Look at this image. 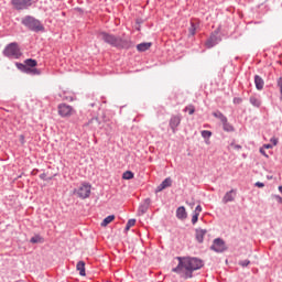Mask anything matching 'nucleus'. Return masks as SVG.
Returning a JSON list of instances; mask_svg holds the SVG:
<instances>
[{
  "label": "nucleus",
  "mask_w": 282,
  "mask_h": 282,
  "mask_svg": "<svg viewBox=\"0 0 282 282\" xmlns=\"http://www.w3.org/2000/svg\"><path fill=\"white\" fill-rule=\"evenodd\" d=\"M178 264L172 269L175 274H185V279H193V273L202 270L204 260L197 257H177Z\"/></svg>",
  "instance_id": "f257e3e1"
},
{
  "label": "nucleus",
  "mask_w": 282,
  "mask_h": 282,
  "mask_svg": "<svg viewBox=\"0 0 282 282\" xmlns=\"http://www.w3.org/2000/svg\"><path fill=\"white\" fill-rule=\"evenodd\" d=\"M98 39H101L110 47H116V50H131L133 47V41L131 39H122L105 31L98 33Z\"/></svg>",
  "instance_id": "f03ea898"
},
{
  "label": "nucleus",
  "mask_w": 282,
  "mask_h": 282,
  "mask_svg": "<svg viewBox=\"0 0 282 282\" xmlns=\"http://www.w3.org/2000/svg\"><path fill=\"white\" fill-rule=\"evenodd\" d=\"M21 23L29 30L30 32H34L35 34L45 33V25L41 20L36 19L33 15H25L22 18Z\"/></svg>",
  "instance_id": "7ed1b4c3"
},
{
  "label": "nucleus",
  "mask_w": 282,
  "mask_h": 282,
  "mask_svg": "<svg viewBox=\"0 0 282 282\" xmlns=\"http://www.w3.org/2000/svg\"><path fill=\"white\" fill-rule=\"evenodd\" d=\"M2 54L7 58H21L23 55V53H21V48L19 47V43L17 42L9 43L2 51Z\"/></svg>",
  "instance_id": "20e7f679"
},
{
  "label": "nucleus",
  "mask_w": 282,
  "mask_h": 282,
  "mask_svg": "<svg viewBox=\"0 0 282 282\" xmlns=\"http://www.w3.org/2000/svg\"><path fill=\"white\" fill-rule=\"evenodd\" d=\"M73 194H75L79 199H89L91 196V184L87 182L80 183L79 186L74 188Z\"/></svg>",
  "instance_id": "39448f33"
},
{
  "label": "nucleus",
  "mask_w": 282,
  "mask_h": 282,
  "mask_svg": "<svg viewBox=\"0 0 282 282\" xmlns=\"http://www.w3.org/2000/svg\"><path fill=\"white\" fill-rule=\"evenodd\" d=\"M221 43V36H219V29L212 32L210 36L205 42V47L207 50H213L215 45H219Z\"/></svg>",
  "instance_id": "423d86ee"
},
{
  "label": "nucleus",
  "mask_w": 282,
  "mask_h": 282,
  "mask_svg": "<svg viewBox=\"0 0 282 282\" xmlns=\"http://www.w3.org/2000/svg\"><path fill=\"white\" fill-rule=\"evenodd\" d=\"M11 6L18 12H21V10H30V8H32V0H11Z\"/></svg>",
  "instance_id": "0eeeda50"
},
{
  "label": "nucleus",
  "mask_w": 282,
  "mask_h": 282,
  "mask_svg": "<svg viewBox=\"0 0 282 282\" xmlns=\"http://www.w3.org/2000/svg\"><path fill=\"white\" fill-rule=\"evenodd\" d=\"M210 250H213L214 252H226V250H228V247H226V241H224V239L221 238H216L213 241V245L209 248Z\"/></svg>",
  "instance_id": "6e6552de"
},
{
  "label": "nucleus",
  "mask_w": 282,
  "mask_h": 282,
  "mask_svg": "<svg viewBox=\"0 0 282 282\" xmlns=\"http://www.w3.org/2000/svg\"><path fill=\"white\" fill-rule=\"evenodd\" d=\"M57 109L62 118H69L74 113V108L67 104H59Z\"/></svg>",
  "instance_id": "1a4fd4ad"
},
{
  "label": "nucleus",
  "mask_w": 282,
  "mask_h": 282,
  "mask_svg": "<svg viewBox=\"0 0 282 282\" xmlns=\"http://www.w3.org/2000/svg\"><path fill=\"white\" fill-rule=\"evenodd\" d=\"M169 124L172 132L177 133V127L182 124V116L180 115L172 116Z\"/></svg>",
  "instance_id": "9d476101"
},
{
  "label": "nucleus",
  "mask_w": 282,
  "mask_h": 282,
  "mask_svg": "<svg viewBox=\"0 0 282 282\" xmlns=\"http://www.w3.org/2000/svg\"><path fill=\"white\" fill-rule=\"evenodd\" d=\"M173 186V178L166 177L162 183L156 187L155 193H162V191L166 188H171Z\"/></svg>",
  "instance_id": "9b49d317"
},
{
  "label": "nucleus",
  "mask_w": 282,
  "mask_h": 282,
  "mask_svg": "<svg viewBox=\"0 0 282 282\" xmlns=\"http://www.w3.org/2000/svg\"><path fill=\"white\" fill-rule=\"evenodd\" d=\"M149 206H151V198H145L144 202L139 206V215H147V213L149 212Z\"/></svg>",
  "instance_id": "f8f14e48"
},
{
  "label": "nucleus",
  "mask_w": 282,
  "mask_h": 282,
  "mask_svg": "<svg viewBox=\"0 0 282 282\" xmlns=\"http://www.w3.org/2000/svg\"><path fill=\"white\" fill-rule=\"evenodd\" d=\"M235 197H237V189H231L225 194L223 197V204H228L230 202H235Z\"/></svg>",
  "instance_id": "ddd939ff"
},
{
  "label": "nucleus",
  "mask_w": 282,
  "mask_h": 282,
  "mask_svg": "<svg viewBox=\"0 0 282 282\" xmlns=\"http://www.w3.org/2000/svg\"><path fill=\"white\" fill-rule=\"evenodd\" d=\"M195 232H196L195 234L196 241H198V243H204V237H206V234L208 232V230L197 228L195 229Z\"/></svg>",
  "instance_id": "4468645a"
},
{
  "label": "nucleus",
  "mask_w": 282,
  "mask_h": 282,
  "mask_svg": "<svg viewBox=\"0 0 282 282\" xmlns=\"http://www.w3.org/2000/svg\"><path fill=\"white\" fill-rule=\"evenodd\" d=\"M223 124V131H226V133H235V126L228 122V118L221 121Z\"/></svg>",
  "instance_id": "2eb2a0df"
},
{
  "label": "nucleus",
  "mask_w": 282,
  "mask_h": 282,
  "mask_svg": "<svg viewBox=\"0 0 282 282\" xmlns=\"http://www.w3.org/2000/svg\"><path fill=\"white\" fill-rule=\"evenodd\" d=\"M254 85H256V89H258V91H261L265 85V82L263 80V78L259 75L254 76Z\"/></svg>",
  "instance_id": "dca6fc26"
},
{
  "label": "nucleus",
  "mask_w": 282,
  "mask_h": 282,
  "mask_svg": "<svg viewBox=\"0 0 282 282\" xmlns=\"http://www.w3.org/2000/svg\"><path fill=\"white\" fill-rule=\"evenodd\" d=\"M176 217H177V219H181V220L186 219V217H188V214L186 213V207L180 206L176 209Z\"/></svg>",
  "instance_id": "f3484780"
},
{
  "label": "nucleus",
  "mask_w": 282,
  "mask_h": 282,
  "mask_svg": "<svg viewBox=\"0 0 282 282\" xmlns=\"http://www.w3.org/2000/svg\"><path fill=\"white\" fill-rule=\"evenodd\" d=\"M153 43L151 42H143L137 45L138 52H147L148 50H151Z\"/></svg>",
  "instance_id": "a211bd4d"
},
{
  "label": "nucleus",
  "mask_w": 282,
  "mask_h": 282,
  "mask_svg": "<svg viewBox=\"0 0 282 282\" xmlns=\"http://www.w3.org/2000/svg\"><path fill=\"white\" fill-rule=\"evenodd\" d=\"M24 65L26 66V69H32L34 67H37L39 62L34 58H28L24 61Z\"/></svg>",
  "instance_id": "6ab92c4d"
},
{
  "label": "nucleus",
  "mask_w": 282,
  "mask_h": 282,
  "mask_svg": "<svg viewBox=\"0 0 282 282\" xmlns=\"http://www.w3.org/2000/svg\"><path fill=\"white\" fill-rule=\"evenodd\" d=\"M76 270H78L80 276H87V273L85 271V261H78Z\"/></svg>",
  "instance_id": "aec40b11"
},
{
  "label": "nucleus",
  "mask_w": 282,
  "mask_h": 282,
  "mask_svg": "<svg viewBox=\"0 0 282 282\" xmlns=\"http://www.w3.org/2000/svg\"><path fill=\"white\" fill-rule=\"evenodd\" d=\"M26 74L29 76H41V74H43V72L36 67H33V68H28Z\"/></svg>",
  "instance_id": "412c9836"
},
{
  "label": "nucleus",
  "mask_w": 282,
  "mask_h": 282,
  "mask_svg": "<svg viewBox=\"0 0 282 282\" xmlns=\"http://www.w3.org/2000/svg\"><path fill=\"white\" fill-rule=\"evenodd\" d=\"M249 102H250V105H252V107H256L257 109H259V107H261V99H259L254 96H251L249 98Z\"/></svg>",
  "instance_id": "4be33fe9"
},
{
  "label": "nucleus",
  "mask_w": 282,
  "mask_h": 282,
  "mask_svg": "<svg viewBox=\"0 0 282 282\" xmlns=\"http://www.w3.org/2000/svg\"><path fill=\"white\" fill-rule=\"evenodd\" d=\"M44 242H45V238H43L39 234L30 239V243H44Z\"/></svg>",
  "instance_id": "5701e85b"
},
{
  "label": "nucleus",
  "mask_w": 282,
  "mask_h": 282,
  "mask_svg": "<svg viewBox=\"0 0 282 282\" xmlns=\"http://www.w3.org/2000/svg\"><path fill=\"white\" fill-rule=\"evenodd\" d=\"M212 116H214V118H217L218 120H220V122L225 121L228 117L224 115V112L217 110V111H214L212 113Z\"/></svg>",
  "instance_id": "b1692460"
},
{
  "label": "nucleus",
  "mask_w": 282,
  "mask_h": 282,
  "mask_svg": "<svg viewBox=\"0 0 282 282\" xmlns=\"http://www.w3.org/2000/svg\"><path fill=\"white\" fill-rule=\"evenodd\" d=\"M113 219H116V216H115V215H109V216H107V217L102 220L101 226H102V227L109 226V224H111V221H113Z\"/></svg>",
  "instance_id": "393cba45"
},
{
  "label": "nucleus",
  "mask_w": 282,
  "mask_h": 282,
  "mask_svg": "<svg viewBox=\"0 0 282 282\" xmlns=\"http://www.w3.org/2000/svg\"><path fill=\"white\" fill-rule=\"evenodd\" d=\"M15 67L18 68V69H20V72H22L23 74H28V66L25 65V63H19V62H17L15 63Z\"/></svg>",
  "instance_id": "a878e982"
},
{
  "label": "nucleus",
  "mask_w": 282,
  "mask_h": 282,
  "mask_svg": "<svg viewBox=\"0 0 282 282\" xmlns=\"http://www.w3.org/2000/svg\"><path fill=\"white\" fill-rule=\"evenodd\" d=\"M197 23L195 22H191V26L188 29L189 32V36H195L196 32H197Z\"/></svg>",
  "instance_id": "bb28decb"
},
{
  "label": "nucleus",
  "mask_w": 282,
  "mask_h": 282,
  "mask_svg": "<svg viewBox=\"0 0 282 282\" xmlns=\"http://www.w3.org/2000/svg\"><path fill=\"white\" fill-rule=\"evenodd\" d=\"M133 177H135V174L129 170L122 174V180H133Z\"/></svg>",
  "instance_id": "cd10ccee"
},
{
  "label": "nucleus",
  "mask_w": 282,
  "mask_h": 282,
  "mask_svg": "<svg viewBox=\"0 0 282 282\" xmlns=\"http://www.w3.org/2000/svg\"><path fill=\"white\" fill-rule=\"evenodd\" d=\"M133 226H135V218H132V219L128 220V223L126 225V228H124V231L129 232V230H131V228H133Z\"/></svg>",
  "instance_id": "c85d7f7f"
},
{
  "label": "nucleus",
  "mask_w": 282,
  "mask_h": 282,
  "mask_svg": "<svg viewBox=\"0 0 282 282\" xmlns=\"http://www.w3.org/2000/svg\"><path fill=\"white\" fill-rule=\"evenodd\" d=\"M202 138H204V140H210V138L213 137V132L209 130H203L200 132Z\"/></svg>",
  "instance_id": "c756f323"
},
{
  "label": "nucleus",
  "mask_w": 282,
  "mask_h": 282,
  "mask_svg": "<svg viewBox=\"0 0 282 282\" xmlns=\"http://www.w3.org/2000/svg\"><path fill=\"white\" fill-rule=\"evenodd\" d=\"M184 111L187 112L189 116H193V113H195V106L188 105L184 108Z\"/></svg>",
  "instance_id": "7c9ffc66"
},
{
  "label": "nucleus",
  "mask_w": 282,
  "mask_h": 282,
  "mask_svg": "<svg viewBox=\"0 0 282 282\" xmlns=\"http://www.w3.org/2000/svg\"><path fill=\"white\" fill-rule=\"evenodd\" d=\"M197 221H199V215L198 214H194L192 216V224H193V226H195V224H197Z\"/></svg>",
  "instance_id": "2f4dec72"
},
{
  "label": "nucleus",
  "mask_w": 282,
  "mask_h": 282,
  "mask_svg": "<svg viewBox=\"0 0 282 282\" xmlns=\"http://www.w3.org/2000/svg\"><path fill=\"white\" fill-rule=\"evenodd\" d=\"M249 264H250V260L239 261V265H241V268H248Z\"/></svg>",
  "instance_id": "473e14b6"
},
{
  "label": "nucleus",
  "mask_w": 282,
  "mask_h": 282,
  "mask_svg": "<svg viewBox=\"0 0 282 282\" xmlns=\"http://www.w3.org/2000/svg\"><path fill=\"white\" fill-rule=\"evenodd\" d=\"M276 85H278V87L280 89V95L282 96V77L276 79Z\"/></svg>",
  "instance_id": "72a5a7b5"
},
{
  "label": "nucleus",
  "mask_w": 282,
  "mask_h": 282,
  "mask_svg": "<svg viewBox=\"0 0 282 282\" xmlns=\"http://www.w3.org/2000/svg\"><path fill=\"white\" fill-rule=\"evenodd\" d=\"M241 102H243V99H241L239 97L234 98V105H241Z\"/></svg>",
  "instance_id": "f704fd0d"
},
{
  "label": "nucleus",
  "mask_w": 282,
  "mask_h": 282,
  "mask_svg": "<svg viewBox=\"0 0 282 282\" xmlns=\"http://www.w3.org/2000/svg\"><path fill=\"white\" fill-rule=\"evenodd\" d=\"M199 213H202V205H197L195 210H194V215H198L199 216Z\"/></svg>",
  "instance_id": "c9c22d12"
},
{
  "label": "nucleus",
  "mask_w": 282,
  "mask_h": 282,
  "mask_svg": "<svg viewBox=\"0 0 282 282\" xmlns=\"http://www.w3.org/2000/svg\"><path fill=\"white\" fill-rule=\"evenodd\" d=\"M19 142H20V144H25V135L24 134H20V137H19Z\"/></svg>",
  "instance_id": "e433bc0d"
},
{
  "label": "nucleus",
  "mask_w": 282,
  "mask_h": 282,
  "mask_svg": "<svg viewBox=\"0 0 282 282\" xmlns=\"http://www.w3.org/2000/svg\"><path fill=\"white\" fill-rule=\"evenodd\" d=\"M230 147H234V149H236V151H241V145L235 144V142H232V143L230 144Z\"/></svg>",
  "instance_id": "4c0bfd02"
},
{
  "label": "nucleus",
  "mask_w": 282,
  "mask_h": 282,
  "mask_svg": "<svg viewBox=\"0 0 282 282\" xmlns=\"http://www.w3.org/2000/svg\"><path fill=\"white\" fill-rule=\"evenodd\" d=\"M254 186H256L257 188H263V187L265 186V184H264V183H261V182H257V183L254 184Z\"/></svg>",
  "instance_id": "58836bf2"
},
{
  "label": "nucleus",
  "mask_w": 282,
  "mask_h": 282,
  "mask_svg": "<svg viewBox=\"0 0 282 282\" xmlns=\"http://www.w3.org/2000/svg\"><path fill=\"white\" fill-rule=\"evenodd\" d=\"M270 142H272L273 147H276V144H279V139L272 138Z\"/></svg>",
  "instance_id": "ea45409f"
},
{
  "label": "nucleus",
  "mask_w": 282,
  "mask_h": 282,
  "mask_svg": "<svg viewBox=\"0 0 282 282\" xmlns=\"http://www.w3.org/2000/svg\"><path fill=\"white\" fill-rule=\"evenodd\" d=\"M40 180H43V182L47 181V174L45 173L40 174Z\"/></svg>",
  "instance_id": "a19ab883"
},
{
  "label": "nucleus",
  "mask_w": 282,
  "mask_h": 282,
  "mask_svg": "<svg viewBox=\"0 0 282 282\" xmlns=\"http://www.w3.org/2000/svg\"><path fill=\"white\" fill-rule=\"evenodd\" d=\"M75 10H76V12H79V14L85 13V10H83V8H80V7L75 8Z\"/></svg>",
  "instance_id": "79ce46f5"
},
{
  "label": "nucleus",
  "mask_w": 282,
  "mask_h": 282,
  "mask_svg": "<svg viewBox=\"0 0 282 282\" xmlns=\"http://www.w3.org/2000/svg\"><path fill=\"white\" fill-rule=\"evenodd\" d=\"M261 155H264V158H268V153H265V150L263 148H260Z\"/></svg>",
  "instance_id": "37998d69"
},
{
  "label": "nucleus",
  "mask_w": 282,
  "mask_h": 282,
  "mask_svg": "<svg viewBox=\"0 0 282 282\" xmlns=\"http://www.w3.org/2000/svg\"><path fill=\"white\" fill-rule=\"evenodd\" d=\"M275 199H276V202H278L279 204H282V197H281V196L275 195Z\"/></svg>",
  "instance_id": "c03bdc74"
},
{
  "label": "nucleus",
  "mask_w": 282,
  "mask_h": 282,
  "mask_svg": "<svg viewBox=\"0 0 282 282\" xmlns=\"http://www.w3.org/2000/svg\"><path fill=\"white\" fill-rule=\"evenodd\" d=\"M37 174H39V170L37 169L32 170L31 175H37Z\"/></svg>",
  "instance_id": "a18cd8bd"
},
{
  "label": "nucleus",
  "mask_w": 282,
  "mask_h": 282,
  "mask_svg": "<svg viewBox=\"0 0 282 282\" xmlns=\"http://www.w3.org/2000/svg\"><path fill=\"white\" fill-rule=\"evenodd\" d=\"M264 149H272V144L268 143L263 145Z\"/></svg>",
  "instance_id": "49530a36"
},
{
  "label": "nucleus",
  "mask_w": 282,
  "mask_h": 282,
  "mask_svg": "<svg viewBox=\"0 0 282 282\" xmlns=\"http://www.w3.org/2000/svg\"><path fill=\"white\" fill-rule=\"evenodd\" d=\"M66 100H74L73 97H64Z\"/></svg>",
  "instance_id": "de8ad7c7"
},
{
  "label": "nucleus",
  "mask_w": 282,
  "mask_h": 282,
  "mask_svg": "<svg viewBox=\"0 0 282 282\" xmlns=\"http://www.w3.org/2000/svg\"><path fill=\"white\" fill-rule=\"evenodd\" d=\"M278 191L282 194V185L278 187Z\"/></svg>",
  "instance_id": "09e8293b"
},
{
  "label": "nucleus",
  "mask_w": 282,
  "mask_h": 282,
  "mask_svg": "<svg viewBox=\"0 0 282 282\" xmlns=\"http://www.w3.org/2000/svg\"><path fill=\"white\" fill-rule=\"evenodd\" d=\"M137 23H142V21H140V20H137Z\"/></svg>",
  "instance_id": "8fccbe9b"
},
{
  "label": "nucleus",
  "mask_w": 282,
  "mask_h": 282,
  "mask_svg": "<svg viewBox=\"0 0 282 282\" xmlns=\"http://www.w3.org/2000/svg\"><path fill=\"white\" fill-rule=\"evenodd\" d=\"M78 3H83V1L78 0Z\"/></svg>",
  "instance_id": "3c124183"
},
{
  "label": "nucleus",
  "mask_w": 282,
  "mask_h": 282,
  "mask_svg": "<svg viewBox=\"0 0 282 282\" xmlns=\"http://www.w3.org/2000/svg\"><path fill=\"white\" fill-rule=\"evenodd\" d=\"M96 122H98V118H95Z\"/></svg>",
  "instance_id": "603ef678"
}]
</instances>
